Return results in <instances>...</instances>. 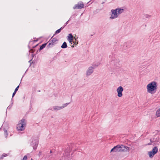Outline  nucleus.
I'll return each instance as SVG.
<instances>
[{"mask_svg": "<svg viewBox=\"0 0 160 160\" xmlns=\"http://www.w3.org/2000/svg\"><path fill=\"white\" fill-rule=\"evenodd\" d=\"M19 88V86H17V87L15 88V92H17V91L18 90V88Z\"/></svg>", "mask_w": 160, "mask_h": 160, "instance_id": "nucleus-26", "label": "nucleus"}, {"mask_svg": "<svg viewBox=\"0 0 160 160\" xmlns=\"http://www.w3.org/2000/svg\"><path fill=\"white\" fill-rule=\"evenodd\" d=\"M148 154L149 157L151 158H152L154 155L153 154V152H152L151 151L148 152Z\"/></svg>", "mask_w": 160, "mask_h": 160, "instance_id": "nucleus-18", "label": "nucleus"}, {"mask_svg": "<svg viewBox=\"0 0 160 160\" xmlns=\"http://www.w3.org/2000/svg\"><path fill=\"white\" fill-rule=\"evenodd\" d=\"M129 43L128 42H125L124 43V48L125 49H126L128 47V45Z\"/></svg>", "mask_w": 160, "mask_h": 160, "instance_id": "nucleus-14", "label": "nucleus"}, {"mask_svg": "<svg viewBox=\"0 0 160 160\" xmlns=\"http://www.w3.org/2000/svg\"><path fill=\"white\" fill-rule=\"evenodd\" d=\"M121 146H122V149H124V150L126 149L128 151L130 150L129 147L124 146L123 145H121Z\"/></svg>", "mask_w": 160, "mask_h": 160, "instance_id": "nucleus-16", "label": "nucleus"}, {"mask_svg": "<svg viewBox=\"0 0 160 160\" xmlns=\"http://www.w3.org/2000/svg\"><path fill=\"white\" fill-rule=\"evenodd\" d=\"M62 109V106L60 107V106H54L53 107V109L55 111H57L58 110H61Z\"/></svg>", "mask_w": 160, "mask_h": 160, "instance_id": "nucleus-12", "label": "nucleus"}, {"mask_svg": "<svg viewBox=\"0 0 160 160\" xmlns=\"http://www.w3.org/2000/svg\"><path fill=\"white\" fill-rule=\"evenodd\" d=\"M93 69L92 67H90L86 72V76H88L91 75L93 72Z\"/></svg>", "mask_w": 160, "mask_h": 160, "instance_id": "nucleus-9", "label": "nucleus"}, {"mask_svg": "<svg viewBox=\"0 0 160 160\" xmlns=\"http://www.w3.org/2000/svg\"><path fill=\"white\" fill-rule=\"evenodd\" d=\"M2 159V157H1L0 158V160H1V159Z\"/></svg>", "mask_w": 160, "mask_h": 160, "instance_id": "nucleus-32", "label": "nucleus"}, {"mask_svg": "<svg viewBox=\"0 0 160 160\" xmlns=\"http://www.w3.org/2000/svg\"><path fill=\"white\" fill-rule=\"evenodd\" d=\"M58 40L55 38H52V37L50 39L49 41L48 44L47 46L49 48H51L56 43V42Z\"/></svg>", "mask_w": 160, "mask_h": 160, "instance_id": "nucleus-5", "label": "nucleus"}, {"mask_svg": "<svg viewBox=\"0 0 160 160\" xmlns=\"http://www.w3.org/2000/svg\"><path fill=\"white\" fill-rule=\"evenodd\" d=\"M117 92L118 93V96L121 97L122 96V92L123 91V88L122 86L119 87L117 89Z\"/></svg>", "mask_w": 160, "mask_h": 160, "instance_id": "nucleus-7", "label": "nucleus"}, {"mask_svg": "<svg viewBox=\"0 0 160 160\" xmlns=\"http://www.w3.org/2000/svg\"><path fill=\"white\" fill-rule=\"evenodd\" d=\"M145 17L146 18H150L151 17V15H150L146 14L145 15Z\"/></svg>", "mask_w": 160, "mask_h": 160, "instance_id": "nucleus-24", "label": "nucleus"}, {"mask_svg": "<svg viewBox=\"0 0 160 160\" xmlns=\"http://www.w3.org/2000/svg\"><path fill=\"white\" fill-rule=\"evenodd\" d=\"M158 149L157 147H154L151 151L153 153V154L155 155L158 152Z\"/></svg>", "mask_w": 160, "mask_h": 160, "instance_id": "nucleus-13", "label": "nucleus"}, {"mask_svg": "<svg viewBox=\"0 0 160 160\" xmlns=\"http://www.w3.org/2000/svg\"><path fill=\"white\" fill-rule=\"evenodd\" d=\"M70 43L72 44V42H73V39H69V40H68Z\"/></svg>", "mask_w": 160, "mask_h": 160, "instance_id": "nucleus-25", "label": "nucleus"}, {"mask_svg": "<svg viewBox=\"0 0 160 160\" xmlns=\"http://www.w3.org/2000/svg\"><path fill=\"white\" fill-rule=\"evenodd\" d=\"M6 156H6V155L5 154H3V155H2V157L3 158V157H6Z\"/></svg>", "mask_w": 160, "mask_h": 160, "instance_id": "nucleus-30", "label": "nucleus"}, {"mask_svg": "<svg viewBox=\"0 0 160 160\" xmlns=\"http://www.w3.org/2000/svg\"><path fill=\"white\" fill-rule=\"evenodd\" d=\"M117 11L116 9H112L111 10L112 14L110 18L111 19H113L118 17V14Z\"/></svg>", "mask_w": 160, "mask_h": 160, "instance_id": "nucleus-6", "label": "nucleus"}, {"mask_svg": "<svg viewBox=\"0 0 160 160\" xmlns=\"http://www.w3.org/2000/svg\"><path fill=\"white\" fill-rule=\"evenodd\" d=\"M147 92L151 94L155 93L157 89V84L156 82L153 81L149 83L147 86Z\"/></svg>", "mask_w": 160, "mask_h": 160, "instance_id": "nucleus-1", "label": "nucleus"}, {"mask_svg": "<svg viewBox=\"0 0 160 160\" xmlns=\"http://www.w3.org/2000/svg\"><path fill=\"white\" fill-rule=\"evenodd\" d=\"M49 110H52V108L51 109H49Z\"/></svg>", "mask_w": 160, "mask_h": 160, "instance_id": "nucleus-33", "label": "nucleus"}, {"mask_svg": "<svg viewBox=\"0 0 160 160\" xmlns=\"http://www.w3.org/2000/svg\"><path fill=\"white\" fill-rule=\"evenodd\" d=\"M124 151V149H122L121 145H118L114 147L111 150L110 152H119Z\"/></svg>", "mask_w": 160, "mask_h": 160, "instance_id": "nucleus-3", "label": "nucleus"}, {"mask_svg": "<svg viewBox=\"0 0 160 160\" xmlns=\"http://www.w3.org/2000/svg\"><path fill=\"white\" fill-rule=\"evenodd\" d=\"M73 36L72 35V34H69L68 36V38L67 39L69 40V39H73Z\"/></svg>", "mask_w": 160, "mask_h": 160, "instance_id": "nucleus-19", "label": "nucleus"}, {"mask_svg": "<svg viewBox=\"0 0 160 160\" xmlns=\"http://www.w3.org/2000/svg\"><path fill=\"white\" fill-rule=\"evenodd\" d=\"M73 144H71L69 146L67 147V148L65 151V153L64 154L65 156H68L70 155V152L72 150V147H73Z\"/></svg>", "mask_w": 160, "mask_h": 160, "instance_id": "nucleus-4", "label": "nucleus"}, {"mask_svg": "<svg viewBox=\"0 0 160 160\" xmlns=\"http://www.w3.org/2000/svg\"><path fill=\"white\" fill-rule=\"evenodd\" d=\"M73 43H74L75 44H77L78 43V42L76 41L75 42L73 41Z\"/></svg>", "mask_w": 160, "mask_h": 160, "instance_id": "nucleus-29", "label": "nucleus"}, {"mask_svg": "<svg viewBox=\"0 0 160 160\" xmlns=\"http://www.w3.org/2000/svg\"><path fill=\"white\" fill-rule=\"evenodd\" d=\"M99 65V64L98 63H97V64H93L92 65V66H91L92 67L93 69L97 68Z\"/></svg>", "mask_w": 160, "mask_h": 160, "instance_id": "nucleus-20", "label": "nucleus"}, {"mask_svg": "<svg viewBox=\"0 0 160 160\" xmlns=\"http://www.w3.org/2000/svg\"><path fill=\"white\" fill-rule=\"evenodd\" d=\"M47 43H45L42 44L40 47L39 48V50H41L44 48L47 45Z\"/></svg>", "mask_w": 160, "mask_h": 160, "instance_id": "nucleus-17", "label": "nucleus"}, {"mask_svg": "<svg viewBox=\"0 0 160 160\" xmlns=\"http://www.w3.org/2000/svg\"><path fill=\"white\" fill-rule=\"evenodd\" d=\"M50 153H52V151L51 150L50 151Z\"/></svg>", "mask_w": 160, "mask_h": 160, "instance_id": "nucleus-35", "label": "nucleus"}, {"mask_svg": "<svg viewBox=\"0 0 160 160\" xmlns=\"http://www.w3.org/2000/svg\"><path fill=\"white\" fill-rule=\"evenodd\" d=\"M64 27H61L60 29L57 30L56 32H55V34H57L58 33H60L61 32V30L62 29H63L64 28Z\"/></svg>", "mask_w": 160, "mask_h": 160, "instance_id": "nucleus-21", "label": "nucleus"}, {"mask_svg": "<svg viewBox=\"0 0 160 160\" xmlns=\"http://www.w3.org/2000/svg\"><path fill=\"white\" fill-rule=\"evenodd\" d=\"M115 9L117 11V12L118 15L123 12L124 11V9L121 8H117Z\"/></svg>", "mask_w": 160, "mask_h": 160, "instance_id": "nucleus-11", "label": "nucleus"}, {"mask_svg": "<svg viewBox=\"0 0 160 160\" xmlns=\"http://www.w3.org/2000/svg\"><path fill=\"white\" fill-rule=\"evenodd\" d=\"M38 143V142L37 140H35L32 142L31 145L32 146L33 149L35 150L37 148Z\"/></svg>", "mask_w": 160, "mask_h": 160, "instance_id": "nucleus-8", "label": "nucleus"}, {"mask_svg": "<svg viewBox=\"0 0 160 160\" xmlns=\"http://www.w3.org/2000/svg\"><path fill=\"white\" fill-rule=\"evenodd\" d=\"M4 134L5 135V136L6 138H7L8 136V133L7 131L5 129H4Z\"/></svg>", "mask_w": 160, "mask_h": 160, "instance_id": "nucleus-22", "label": "nucleus"}, {"mask_svg": "<svg viewBox=\"0 0 160 160\" xmlns=\"http://www.w3.org/2000/svg\"><path fill=\"white\" fill-rule=\"evenodd\" d=\"M26 122L24 119H22L17 124V128L18 130L22 131L24 130L26 126Z\"/></svg>", "mask_w": 160, "mask_h": 160, "instance_id": "nucleus-2", "label": "nucleus"}, {"mask_svg": "<svg viewBox=\"0 0 160 160\" xmlns=\"http://www.w3.org/2000/svg\"><path fill=\"white\" fill-rule=\"evenodd\" d=\"M41 153H42L40 151V152H39V156L40 155H41Z\"/></svg>", "mask_w": 160, "mask_h": 160, "instance_id": "nucleus-31", "label": "nucleus"}, {"mask_svg": "<svg viewBox=\"0 0 160 160\" xmlns=\"http://www.w3.org/2000/svg\"><path fill=\"white\" fill-rule=\"evenodd\" d=\"M61 48H67V45L66 42H64L61 46Z\"/></svg>", "mask_w": 160, "mask_h": 160, "instance_id": "nucleus-15", "label": "nucleus"}, {"mask_svg": "<svg viewBox=\"0 0 160 160\" xmlns=\"http://www.w3.org/2000/svg\"><path fill=\"white\" fill-rule=\"evenodd\" d=\"M16 92H15V91H14V92H13V93L12 94V98H13L14 96L15 95V94H16Z\"/></svg>", "mask_w": 160, "mask_h": 160, "instance_id": "nucleus-28", "label": "nucleus"}, {"mask_svg": "<svg viewBox=\"0 0 160 160\" xmlns=\"http://www.w3.org/2000/svg\"><path fill=\"white\" fill-rule=\"evenodd\" d=\"M69 104V103H66L64 104H63L62 106V109L67 106Z\"/></svg>", "mask_w": 160, "mask_h": 160, "instance_id": "nucleus-23", "label": "nucleus"}, {"mask_svg": "<svg viewBox=\"0 0 160 160\" xmlns=\"http://www.w3.org/2000/svg\"><path fill=\"white\" fill-rule=\"evenodd\" d=\"M150 141L151 142H152V139H150Z\"/></svg>", "mask_w": 160, "mask_h": 160, "instance_id": "nucleus-34", "label": "nucleus"}, {"mask_svg": "<svg viewBox=\"0 0 160 160\" xmlns=\"http://www.w3.org/2000/svg\"><path fill=\"white\" fill-rule=\"evenodd\" d=\"M150 144H150V143H148V145H150Z\"/></svg>", "mask_w": 160, "mask_h": 160, "instance_id": "nucleus-36", "label": "nucleus"}, {"mask_svg": "<svg viewBox=\"0 0 160 160\" xmlns=\"http://www.w3.org/2000/svg\"><path fill=\"white\" fill-rule=\"evenodd\" d=\"M84 5L82 3H78V4L75 5V6L73 7V8L74 9H81L84 8Z\"/></svg>", "mask_w": 160, "mask_h": 160, "instance_id": "nucleus-10", "label": "nucleus"}, {"mask_svg": "<svg viewBox=\"0 0 160 160\" xmlns=\"http://www.w3.org/2000/svg\"><path fill=\"white\" fill-rule=\"evenodd\" d=\"M70 20V19H69L65 23V24H66V25H64V26L63 27H64L68 24V21Z\"/></svg>", "mask_w": 160, "mask_h": 160, "instance_id": "nucleus-27", "label": "nucleus"}]
</instances>
